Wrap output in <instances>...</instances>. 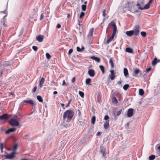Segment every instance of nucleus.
<instances>
[{"mask_svg": "<svg viewBox=\"0 0 160 160\" xmlns=\"http://www.w3.org/2000/svg\"><path fill=\"white\" fill-rule=\"evenodd\" d=\"M151 68H149L146 69V71L147 72H148L149 71L151 70Z\"/></svg>", "mask_w": 160, "mask_h": 160, "instance_id": "obj_57", "label": "nucleus"}, {"mask_svg": "<svg viewBox=\"0 0 160 160\" xmlns=\"http://www.w3.org/2000/svg\"><path fill=\"white\" fill-rule=\"evenodd\" d=\"M93 32V28H91L90 29L89 33L88 35V38H89V37H90L92 36Z\"/></svg>", "mask_w": 160, "mask_h": 160, "instance_id": "obj_19", "label": "nucleus"}, {"mask_svg": "<svg viewBox=\"0 0 160 160\" xmlns=\"http://www.w3.org/2000/svg\"><path fill=\"white\" fill-rule=\"evenodd\" d=\"M133 109L132 108H129L128 109L127 112V116L128 117H131L132 116L133 113Z\"/></svg>", "mask_w": 160, "mask_h": 160, "instance_id": "obj_6", "label": "nucleus"}, {"mask_svg": "<svg viewBox=\"0 0 160 160\" xmlns=\"http://www.w3.org/2000/svg\"><path fill=\"white\" fill-rule=\"evenodd\" d=\"M139 25H136L134 27L133 32H134V35L135 36H138L139 34Z\"/></svg>", "mask_w": 160, "mask_h": 160, "instance_id": "obj_5", "label": "nucleus"}, {"mask_svg": "<svg viewBox=\"0 0 160 160\" xmlns=\"http://www.w3.org/2000/svg\"><path fill=\"white\" fill-rule=\"evenodd\" d=\"M18 145L17 144H15L14 145L13 148H12V150L13 151V152H15L16 149H17V148H18Z\"/></svg>", "mask_w": 160, "mask_h": 160, "instance_id": "obj_29", "label": "nucleus"}, {"mask_svg": "<svg viewBox=\"0 0 160 160\" xmlns=\"http://www.w3.org/2000/svg\"><path fill=\"white\" fill-rule=\"evenodd\" d=\"M157 60L158 59L157 58H154L153 60V61L152 62V66H154L157 64Z\"/></svg>", "mask_w": 160, "mask_h": 160, "instance_id": "obj_23", "label": "nucleus"}, {"mask_svg": "<svg viewBox=\"0 0 160 160\" xmlns=\"http://www.w3.org/2000/svg\"><path fill=\"white\" fill-rule=\"evenodd\" d=\"M79 94L80 95V96L82 98H83L84 97V93L83 92L81 91H79Z\"/></svg>", "mask_w": 160, "mask_h": 160, "instance_id": "obj_40", "label": "nucleus"}, {"mask_svg": "<svg viewBox=\"0 0 160 160\" xmlns=\"http://www.w3.org/2000/svg\"><path fill=\"white\" fill-rule=\"evenodd\" d=\"M91 58L95 61H96L97 62H99L100 61V58H98L94 56H92L91 57Z\"/></svg>", "mask_w": 160, "mask_h": 160, "instance_id": "obj_21", "label": "nucleus"}, {"mask_svg": "<svg viewBox=\"0 0 160 160\" xmlns=\"http://www.w3.org/2000/svg\"><path fill=\"white\" fill-rule=\"evenodd\" d=\"M37 98L39 102H43V99L40 96H37Z\"/></svg>", "mask_w": 160, "mask_h": 160, "instance_id": "obj_26", "label": "nucleus"}, {"mask_svg": "<svg viewBox=\"0 0 160 160\" xmlns=\"http://www.w3.org/2000/svg\"><path fill=\"white\" fill-rule=\"evenodd\" d=\"M61 25L59 24H57V28H61Z\"/></svg>", "mask_w": 160, "mask_h": 160, "instance_id": "obj_55", "label": "nucleus"}, {"mask_svg": "<svg viewBox=\"0 0 160 160\" xmlns=\"http://www.w3.org/2000/svg\"><path fill=\"white\" fill-rule=\"evenodd\" d=\"M153 0H149L148 2L150 5L152 2Z\"/></svg>", "mask_w": 160, "mask_h": 160, "instance_id": "obj_60", "label": "nucleus"}, {"mask_svg": "<svg viewBox=\"0 0 160 160\" xmlns=\"http://www.w3.org/2000/svg\"><path fill=\"white\" fill-rule=\"evenodd\" d=\"M16 153V152H12L10 154L1 155L2 158L4 157L6 159H12L15 157V155Z\"/></svg>", "mask_w": 160, "mask_h": 160, "instance_id": "obj_2", "label": "nucleus"}, {"mask_svg": "<svg viewBox=\"0 0 160 160\" xmlns=\"http://www.w3.org/2000/svg\"><path fill=\"white\" fill-rule=\"evenodd\" d=\"M57 93H58V92L56 91H55L53 92V94H54V95L57 94Z\"/></svg>", "mask_w": 160, "mask_h": 160, "instance_id": "obj_64", "label": "nucleus"}, {"mask_svg": "<svg viewBox=\"0 0 160 160\" xmlns=\"http://www.w3.org/2000/svg\"><path fill=\"white\" fill-rule=\"evenodd\" d=\"M46 58H47V59L48 60H49V59H50L51 57V56L48 53H46Z\"/></svg>", "mask_w": 160, "mask_h": 160, "instance_id": "obj_39", "label": "nucleus"}, {"mask_svg": "<svg viewBox=\"0 0 160 160\" xmlns=\"http://www.w3.org/2000/svg\"><path fill=\"white\" fill-rule=\"evenodd\" d=\"M32 48L36 52L38 50V48L36 46H33L32 47Z\"/></svg>", "mask_w": 160, "mask_h": 160, "instance_id": "obj_43", "label": "nucleus"}, {"mask_svg": "<svg viewBox=\"0 0 160 160\" xmlns=\"http://www.w3.org/2000/svg\"><path fill=\"white\" fill-rule=\"evenodd\" d=\"M126 52L130 53H132L133 52V50L131 48H127L126 49Z\"/></svg>", "mask_w": 160, "mask_h": 160, "instance_id": "obj_25", "label": "nucleus"}, {"mask_svg": "<svg viewBox=\"0 0 160 160\" xmlns=\"http://www.w3.org/2000/svg\"><path fill=\"white\" fill-rule=\"evenodd\" d=\"M123 73H124V74L125 76L126 77H128V69L126 68H125L124 69Z\"/></svg>", "mask_w": 160, "mask_h": 160, "instance_id": "obj_22", "label": "nucleus"}, {"mask_svg": "<svg viewBox=\"0 0 160 160\" xmlns=\"http://www.w3.org/2000/svg\"><path fill=\"white\" fill-rule=\"evenodd\" d=\"M75 79H76L75 77H74L71 80L72 82V83H74L75 81Z\"/></svg>", "mask_w": 160, "mask_h": 160, "instance_id": "obj_51", "label": "nucleus"}, {"mask_svg": "<svg viewBox=\"0 0 160 160\" xmlns=\"http://www.w3.org/2000/svg\"><path fill=\"white\" fill-rule=\"evenodd\" d=\"M85 141V139L84 138H83L82 139L81 141V142H82V143H83Z\"/></svg>", "mask_w": 160, "mask_h": 160, "instance_id": "obj_63", "label": "nucleus"}, {"mask_svg": "<svg viewBox=\"0 0 160 160\" xmlns=\"http://www.w3.org/2000/svg\"><path fill=\"white\" fill-rule=\"evenodd\" d=\"M84 48L83 46H82V48H81V51H83L84 49Z\"/></svg>", "mask_w": 160, "mask_h": 160, "instance_id": "obj_62", "label": "nucleus"}, {"mask_svg": "<svg viewBox=\"0 0 160 160\" xmlns=\"http://www.w3.org/2000/svg\"><path fill=\"white\" fill-rule=\"evenodd\" d=\"M43 18V14L42 13L41 14V15H40V20H42Z\"/></svg>", "mask_w": 160, "mask_h": 160, "instance_id": "obj_53", "label": "nucleus"}, {"mask_svg": "<svg viewBox=\"0 0 160 160\" xmlns=\"http://www.w3.org/2000/svg\"><path fill=\"white\" fill-rule=\"evenodd\" d=\"M129 86V84H126L124 85L123 86V88L125 90H126L128 88Z\"/></svg>", "mask_w": 160, "mask_h": 160, "instance_id": "obj_33", "label": "nucleus"}, {"mask_svg": "<svg viewBox=\"0 0 160 160\" xmlns=\"http://www.w3.org/2000/svg\"><path fill=\"white\" fill-rule=\"evenodd\" d=\"M23 102L32 105H35L33 101L32 100H24L23 101Z\"/></svg>", "mask_w": 160, "mask_h": 160, "instance_id": "obj_12", "label": "nucleus"}, {"mask_svg": "<svg viewBox=\"0 0 160 160\" xmlns=\"http://www.w3.org/2000/svg\"><path fill=\"white\" fill-rule=\"evenodd\" d=\"M140 71L138 68H136L134 72V74L133 75L136 77H137L138 74L140 72Z\"/></svg>", "mask_w": 160, "mask_h": 160, "instance_id": "obj_15", "label": "nucleus"}, {"mask_svg": "<svg viewBox=\"0 0 160 160\" xmlns=\"http://www.w3.org/2000/svg\"><path fill=\"white\" fill-rule=\"evenodd\" d=\"M88 74L90 76L93 77L95 75V72L93 69H89L88 71Z\"/></svg>", "mask_w": 160, "mask_h": 160, "instance_id": "obj_10", "label": "nucleus"}, {"mask_svg": "<svg viewBox=\"0 0 160 160\" xmlns=\"http://www.w3.org/2000/svg\"><path fill=\"white\" fill-rule=\"evenodd\" d=\"M61 105H62V107L63 109H65V108L64 107V104L63 103H61Z\"/></svg>", "mask_w": 160, "mask_h": 160, "instance_id": "obj_59", "label": "nucleus"}, {"mask_svg": "<svg viewBox=\"0 0 160 160\" xmlns=\"http://www.w3.org/2000/svg\"><path fill=\"white\" fill-rule=\"evenodd\" d=\"M122 112V109H119L118 108H115L114 109L113 112V115L114 116H118Z\"/></svg>", "mask_w": 160, "mask_h": 160, "instance_id": "obj_4", "label": "nucleus"}, {"mask_svg": "<svg viewBox=\"0 0 160 160\" xmlns=\"http://www.w3.org/2000/svg\"><path fill=\"white\" fill-rule=\"evenodd\" d=\"M91 81V79L90 78H88L86 80V83L87 85H91L90 82Z\"/></svg>", "mask_w": 160, "mask_h": 160, "instance_id": "obj_28", "label": "nucleus"}, {"mask_svg": "<svg viewBox=\"0 0 160 160\" xmlns=\"http://www.w3.org/2000/svg\"><path fill=\"white\" fill-rule=\"evenodd\" d=\"M109 118V117L108 115H106L104 118V119L105 120H107Z\"/></svg>", "mask_w": 160, "mask_h": 160, "instance_id": "obj_46", "label": "nucleus"}, {"mask_svg": "<svg viewBox=\"0 0 160 160\" xmlns=\"http://www.w3.org/2000/svg\"><path fill=\"white\" fill-rule=\"evenodd\" d=\"M112 33L113 34H115L116 33V32H117V28L116 25V24L114 22V23L113 24V25H112Z\"/></svg>", "mask_w": 160, "mask_h": 160, "instance_id": "obj_16", "label": "nucleus"}, {"mask_svg": "<svg viewBox=\"0 0 160 160\" xmlns=\"http://www.w3.org/2000/svg\"><path fill=\"white\" fill-rule=\"evenodd\" d=\"M77 51L78 52H81V48H80L79 47H78L77 48Z\"/></svg>", "mask_w": 160, "mask_h": 160, "instance_id": "obj_48", "label": "nucleus"}, {"mask_svg": "<svg viewBox=\"0 0 160 160\" xmlns=\"http://www.w3.org/2000/svg\"><path fill=\"white\" fill-rule=\"evenodd\" d=\"M36 39L39 42H41L43 40V36L41 35H39L36 37Z\"/></svg>", "mask_w": 160, "mask_h": 160, "instance_id": "obj_11", "label": "nucleus"}, {"mask_svg": "<svg viewBox=\"0 0 160 160\" xmlns=\"http://www.w3.org/2000/svg\"><path fill=\"white\" fill-rule=\"evenodd\" d=\"M0 146H1V151H2V149L3 148V145L2 143H1Z\"/></svg>", "mask_w": 160, "mask_h": 160, "instance_id": "obj_56", "label": "nucleus"}, {"mask_svg": "<svg viewBox=\"0 0 160 160\" xmlns=\"http://www.w3.org/2000/svg\"><path fill=\"white\" fill-rule=\"evenodd\" d=\"M70 104V100H68V103L66 105V107H68L69 105Z\"/></svg>", "mask_w": 160, "mask_h": 160, "instance_id": "obj_54", "label": "nucleus"}, {"mask_svg": "<svg viewBox=\"0 0 160 160\" xmlns=\"http://www.w3.org/2000/svg\"><path fill=\"white\" fill-rule=\"evenodd\" d=\"M78 116L79 118H81V113L80 110L78 109Z\"/></svg>", "mask_w": 160, "mask_h": 160, "instance_id": "obj_50", "label": "nucleus"}, {"mask_svg": "<svg viewBox=\"0 0 160 160\" xmlns=\"http://www.w3.org/2000/svg\"><path fill=\"white\" fill-rule=\"evenodd\" d=\"M141 35L143 37H145L146 36V33L144 32H141Z\"/></svg>", "mask_w": 160, "mask_h": 160, "instance_id": "obj_42", "label": "nucleus"}, {"mask_svg": "<svg viewBox=\"0 0 160 160\" xmlns=\"http://www.w3.org/2000/svg\"><path fill=\"white\" fill-rule=\"evenodd\" d=\"M10 124L12 126L17 127L19 125V122L18 121L14 118H11L9 121Z\"/></svg>", "mask_w": 160, "mask_h": 160, "instance_id": "obj_3", "label": "nucleus"}, {"mask_svg": "<svg viewBox=\"0 0 160 160\" xmlns=\"http://www.w3.org/2000/svg\"><path fill=\"white\" fill-rule=\"evenodd\" d=\"M109 62L111 64V67L112 68H113L114 67V64L113 60L112 58H110L109 59Z\"/></svg>", "mask_w": 160, "mask_h": 160, "instance_id": "obj_27", "label": "nucleus"}, {"mask_svg": "<svg viewBox=\"0 0 160 160\" xmlns=\"http://www.w3.org/2000/svg\"><path fill=\"white\" fill-rule=\"evenodd\" d=\"M65 83H66V82H65V80H63V81L62 82V85H65Z\"/></svg>", "mask_w": 160, "mask_h": 160, "instance_id": "obj_61", "label": "nucleus"}, {"mask_svg": "<svg viewBox=\"0 0 160 160\" xmlns=\"http://www.w3.org/2000/svg\"><path fill=\"white\" fill-rule=\"evenodd\" d=\"M144 92L142 89H140L139 90V94L141 96H142L143 95Z\"/></svg>", "mask_w": 160, "mask_h": 160, "instance_id": "obj_32", "label": "nucleus"}, {"mask_svg": "<svg viewBox=\"0 0 160 160\" xmlns=\"http://www.w3.org/2000/svg\"><path fill=\"white\" fill-rule=\"evenodd\" d=\"M150 5L148 3L143 8H142L141 6L139 7L138 9L141 10L148 9L149 8Z\"/></svg>", "mask_w": 160, "mask_h": 160, "instance_id": "obj_13", "label": "nucleus"}, {"mask_svg": "<svg viewBox=\"0 0 160 160\" xmlns=\"http://www.w3.org/2000/svg\"><path fill=\"white\" fill-rule=\"evenodd\" d=\"M45 82V78L43 77H42L41 80L39 81V85L40 88H42V84L44 83Z\"/></svg>", "mask_w": 160, "mask_h": 160, "instance_id": "obj_18", "label": "nucleus"}, {"mask_svg": "<svg viewBox=\"0 0 160 160\" xmlns=\"http://www.w3.org/2000/svg\"><path fill=\"white\" fill-rule=\"evenodd\" d=\"M101 133L100 132H98L97 133L96 136H99L100 135H101Z\"/></svg>", "mask_w": 160, "mask_h": 160, "instance_id": "obj_58", "label": "nucleus"}, {"mask_svg": "<svg viewBox=\"0 0 160 160\" xmlns=\"http://www.w3.org/2000/svg\"><path fill=\"white\" fill-rule=\"evenodd\" d=\"M78 120L79 122V123L81 125H82L85 124L86 122L85 120L82 119L81 118H79L78 119Z\"/></svg>", "mask_w": 160, "mask_h": 160, "instance_id": "obj_17", "label": "nucleus"}, {"mask_svg": "<svg viewBox=\"0 0 160 160\" xmlns=\"http://www.w3.org/2000/svg\"><path fill=\"white\" fill-rule=\"evenodd\" d=\"M9 115L8 114L5 113L0 116V120H6L8 118Z\"/></svg>", "mask_w": 160, "mask_h": 160, "instance_id": "obj_9", "label": "nucleus"}, {"mask_svg": "<svg viewBox=\"0 0 160 160\" xmlns=\"http://www.w3.org/2000/svg\"><path fill=\"white\" fill-rule=\"evenodd\" d=\"M100 152L102 154V156L103 157H105L106 155L105 148L103 147H101Z\"/></svg>", "mask_w": 160, "mask_h": 160, "instance_id": "obj_7", "label": "nucleus"}, {"mask_svg": "<svg viewBox=\"0 0 160 160\" xmlns=\"http://www.w3.org/2000/svg\"><path fill=\"white\" fill-rule=\"evenodd\" d=\"M155 158V156L154 155H151L149 157V160H153Z\"/></svg>", "mask_w": 160, "mask_h": 160, "instance_id": "obj_35", "label": "nucleus"}, {"mask_svg": "<svg viewBox=\"0 0 160 160\" xmlns=\"http://www.w3.org/2000/svg\"><path fill=\"white\" fill-rule=\"evenodd\" d=\"M99 67L101 70L102 73L103 74L104 73V70H105V69H104V67L103 66L101 65H100L99 66Z\"/></svg>", "mask_w": 160, "mask_h": 160, "instance_id": "obj_30", "label": "nucleus"}, {"mask_svg": "<svg viewBox=\"0 0 160 160\" xmlns=\"http://www.w3.org/2000/svg\"><path fill=\"white\" fill-rule=\"evenodd\" d=\"M110 72L111 74L109 75V77L110 78L111 80H113L115 77L114 71L113 70H111Z\"/></svg>", "mask_w": 160, "mask_h": 160, "instance_id": "obj_8", "label": "nucleus"}, {"mask_svg": "<svg viewBox=\"0 0 160 160\" xmlns=\"http://www.w3.org/2000/svg\"><path fill=\"white\" fill-rule=\"evenodd\" d=\"M108 135H106L105 136V138L103 139V141L104 142H107L108 139Z\"/></svg>", "mask_w": 160, "mask_h": 160, "instance_id": "obj_38", "label": "nucleus"}, {"mask_svg": "<svg viewBox=\"0 0 160 160\" xmlns=\"http://www.w3.org/2000/svg\"><path fill=\"white\" fill-rule=\"evenodd\" d=\"M74 112L73 110H71V119L72 118L74 115Z\"/></svg>", "mask_w": 160, "mask_h": 160, "instance_id": "obj_45", "label": "nucleus"}, {"mask_svg": "<svg viewBox=\"0 0 160 160\" xmlns=\"http://www.w3.org/2000/svg\"><path fill=\"white\" fill-rule=\"evenodd\" d=\"M84 12H82L80 14L79 18H82V17L84 15Z\"/></svg>", "mask_w": 160, "mask_h": 160, "instance_id": "obj_41", "label": "nucleus"}, {"mask_svg": "<svg viewBox=\"0 0 160 160\" xmlns=\"http://www.w3.org/2000/svg\"><path fill=\"white\" fill-rule=\"evenodd\" d=\"M134 32L132 30L128 31L126 32V34L128 36H131L133 35H134Z\"/></svg>", "mask_w": 160, "mask_h": 160, "instance_id": "obj_20", "label": "nucleus"}, {"mask_svg": "<svg viewBox=\"0 0 160 160\" xmlns=\"http://www.w3.org/2000/svg\"><path fill=\"white\" fill-rule=\"evenodd\" d=\"M63 120L64 121V126L66 128L70 126V110H68L64 112L63 115Z\"/></svg>", "mask_w": 160, "mask_h": 160, "instance_id": "obj_1", "label": "nucleus"}, {"mask_svg": "<svg viewBox=\"0 0 160 160\" xmlns=\"http://www.w3.org/2000/svg\"><path fill=\"white\" fill-rule=\"evenodd\" d=\"M37 86H35L32 90V92H35L37 90Z\"/></svg>", "mask_w": 160, "mask_h": 160, "instance_id": "obj_47", "label": "nucleus"}, {"mask_svg": "<svg viewBox=\"0 0 160 160\" xmlns=\"http://www.w3.org/2000/svg\"><path fill=\"white\" fill-rule=\"evenodd\" d=\"M96 120V117L95 116H93L91 119V122L92 124H94L95 123Z\"/></svg>", "mask_w": 160, "mask_h": 160, "instance_id": "obj_31", "label": "nucleus"}, {"mask_svg": "<svg viewBox=\"0 0 160 160\" xmlns=\"http://www.w3.org/2000/svg\"><path fill=\"white\" fill-rule=\"evenodd\" d=\"M115 35V34L112 33V34L111 36V37L110 38L111 39H112V40H113L114 38Z\"/></svg>", "mask_w": 160, "mask_h": 160, "instance_id": "obj_49", "label": "nucleus"}, {"mask_svg": "<svg viewBox=\"0 0 160 160\" xmlns=\"http://www.w3.org/2000/svg\"><path fill=\"white\" fill-rule=\"evenodd\" d=\"M112 102L115 104H117L118 103V101L115 97L112 98Z\"/></svg>", "mask_w": 160, "mask_h": 160, "instance_id": "obj_34", "label": "nucleus"}, {"mask_svg": "<svg viewBox=\"0 0 160 160\" xmlns=\"http://www.w3.org/2000/svg\"><path fill=\"white\" fill-rule=\"evenodd\" d=\"M16 130L15 128H10L8 129L6 132L5 133L6 134H9L10 132H13L15 131Z\"/></svg>", "mask_w": 160, "mask_h": 160, "instance_id": "obj_14", "label": "nucleus"}, {"mask_svg": "<svg viewBox=\"0 0 160 160\" xmlns=\"http://www.w3.org/2000/svg\"><path fill=\"white\" fill-rule=\"evenodd\" d=\"M109 126V122L108 121L106 122L104 124V127L105 129H108Z\"/></svg>", "mask_w": 160, "mask_h": 160, "instance_id": "obj_24", "label": "nucleus"}, {"mask_svg": "<svg viewBox=\"0 0 160 160\" xmlns=\"http://www.w3.org/2000/svg\"><path fill=\"white\" fill-rule=\"evenodd\" d=\"M106 9H104L103 10L102 15V16L103 17H105L106 16Z\"/></svg>", "mask_w": 160, "mask_h": 160, "instance_id": "obj_44", "label": "nucleus"}, {"mask_svg": "<svg viewBox=\"0 0 160 160\" xmlns=\"http://www.w3.org/2000/svg\"><path fill=\"white\" fill-rule=\"evenodd\" d=\"M114 22L113 21H112L108 25V26L107 28V30L109 28L110 26L111 25H113V24L114 23Z\"/></svg>", "mask_w": 160, "mask_h": 160, "instance_id": "obj_36", "label": "nucleus"}, {"mask_svg": "<svg viewBox=\"0 0 160 160\" xmlns=\"http://www.w3.org/2000/svg\"><path fill=\"white\" fill-rule=\"evenodd\" d=\"M86 9V5L85 4H83L82 6V11H85Z\"/></svg>", "mask_w": 160, "mask_h": 160, "instance_id": "obj_37", "label": "nucleus"}, {"mask_svg": "<svg viewBox=\"0 0 160 160\" xmlns=\"http://www.w3.org/2000/svg\"><path fill=\"white\" fill-rule=\"evenodd\" d=\"M112 40V39H111L110 38H109V39H108L107 42V43H109Z\"/></svg>", "mask_w": 160, "mask_h": 160, "instance_id": "obj_52", "label": "nucleus"}]
</instances>
